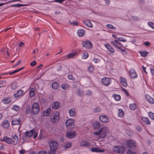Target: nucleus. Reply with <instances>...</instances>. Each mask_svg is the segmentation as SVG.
<instances>
[{"instance_id": "obj_1", "label": "nucleus", "mask_w": 154, "mask_h": 154, "mask_svg": "<svg viewBox=\"0 0 154 154\" xmlns=\"http://www.w3.org/2000/svg\"><path fill=\"white\" fill-rule=\"evenodd\" d=\"M59 115V112L56 111L52 113L51 116V122L53 123L57 122L60 118Z\"/></svg>"}, {"instance_id": "obj_2", "label": "nucleus", "mask_w": 154, "mask_h": 154, "mask_svg": "<svg viewBox=\"0 0 154 154\" xmlns=\"http://www.w3.org/2000/svg\"><path fill=\"white\" fill-rule=\"evenodd\" d=\"M39 110L38 103H34L32 105L31 109L32 114L34 115L36 114L39 112Z\"/></svg>"}, {"instance_id": "obj_3", "label": "nucleus", "mask_w": 154, "mask_h": 154, "mask_svg": "<svg viewBox=\"0 0 154 154\" xmlns=\"http://www.w3.org/2000/svg\"><path fill=\"white\" fill-rule=\"evenodd\" d=\"M113 150L119 154H123L125 152V149L122 146H116L113 147Z\"/></svg>"}, {"instance_id": "obj_4", "label": "nucleus", "mask_w": 154, "mask_h": 154, "mask_svg": "<svg viewBox=\"0 0 154 154\" xmlns=\"http://www.w3.org/2000/svg\"><path fill=\"white\" fill-rule=\"evenodd\" d=\"M50 150L52 152L55 151L59 146L58 143L54 141H52L49 144Z\"/></svg>"}, {"instance_id": "obj_5", "label": "nucleus", "mask_w": 154, "mask_h": 154, "mask_svg": "<svg viewBox=\"0 0 154 154\" xmlns=\"http://www.w3.org/2000/svg\"><path fill=\"white\" fill-rule=\"evenodd\" d=\"M126 146L129 148L134 149L136 147V144L133 140H130L127 142Z\"/></svg>"}, {"instance_id": "obj_6", "label": "nucleus", "mask_w": 154, "mask_h": 154, "mask_svg": "<svg viewBox=\"0 0 154 154\" xmlns=\"http://www.w3.org/2000/svg\"><path fill=\"white\" fill-rule=\"evenodd\" d=\"M82 44L83 45V47H85L86 48L88 49L91 48L92 46L91 42L89 41H85V42L83 41Z\"/></svg>"}, {"instance_id": "obj_7", "label": "nucleus", "mask_w": 154, "mask_h": 154, "mask_svg": "<svg viewBox=\"0 0 154 154\" xmlns=\"http://www.w3.org/2000/svg\"><path fill=\"white\" fill-rule=\"evenodd\" d=\"M76 132L74 131H68L66 133V135L67 137L69 138H72L75 136Z\"/></svg>"}, {"instance_id": "obj_8", "label": "nucleus", "mask_w": 154, "mask_h": 154, "mask_svg": "<svg viewBox=\"0 0 154 154\" xmlns=\"http://www.w3.org/2000/svg\"><path fill=\"white\" fill-rule=\"evenodd\" d=\"M110 79L108 78H104L102 79V83L106 86L109 85L110 83Z\"/></svg>"}, {"instance_id": "obj_9", "label": "nucleus", "mask_w": 154, "mask_h": 154, "mask_svg": "<svg viewBox=\"0 0 154 154\" xmlns=\"http://www.w3.org/2000/svg\"><path fill=\"white\" fill-rule=\"evenodd\" d=\"M99 119L102 122L106 123L109 122V119L108 117L104 115H101L99 117Z\"/></svg>"}, {"instance_id": "obj_10", "label": "nucleus", "mask_w": 154, "mask_h": 154, "mask_svg": "<svg viewBox=\"0 0 154 154\" xmlns=\"http://www.w3.org/2000/svg\"><path fill=\"white\" fill-rule=\"evenodd\" d=\"M13 144L14 145H16L18 142V136L16 135H12L11 136Z\"/></svg>"}, {"instance_id": "obj_11", "label": "nucleus", "mask_w": 154, "mask_h": 154, "mask_svg": "<svg viewBox=\"0 0 154 154\" xmlns=\"http://www.w3.org/2000/svg\"><path fill=\"white\" fill-rule=\"evenodd\" d=\"M100 130L101 131V133H103L104 134V136H106V134L109 131V128H108L106 126H103L101 127Z\"/></svg>"}, {"instance_id": "obj_12", "label": "nucleus", "mask_w": 154, "mask_h": 154, "mask_svg": "<svg viewBox=\"0 0 154 154\" xmlns=\"http://www.w3.org/2000/svg\"><path fill=\"white\" fill-rule=\"evenodd\" d=\"M24 94V91L22 90H20L18 91L17 93L14 94V96L16 98H17L19 97L22 96Z\"/></svg>"}, {"instance_id": "obj_13", "label": "nucleus", "mask_w": 154, "mask_h": 154, "mask_svg": "<svg viewBox=\"0 0 154 154\" xmlns=\"http://www.w3.org/2000/svg\"><path fill=\"white\" fill-rule=\"evenodd\" d=\"M131 77L132 79H134L137 77V75L134 70L131 69L129 71Z\"/></svg>"}, {"instance_id": "obj_14", "label": "nucleus", "mask_w": 154, "mask_h": 154, "mask_svg": "<svg viewBox=\"0 0 154 154\" xmlns=\"http://www.w3.org/2000/svg\"><path fill=\"white\" fill-rule=\"evenodd\" d=\"M35 133V131L33 130L26 132L25 135L26 137H30L33 136Z\"/></svg>"}, {"instance_id": "obj_15", "label": "nucleus", "mask_w": 154, "mask_h": 154, "mask_svg": "<svg viewBox=\"0 0 154 154\" xmlns=\"http://www.w3.org/2000/svg\"><path fill=\"white\" fill-rule=\"evenodd\" d=\"M120 81L123 86L125 87L127 86V83L125 79L122 78V77H120Z\"/></svg>"}, {"instance_id": "obj_16", "label": "nucleus", "mask_w": 154, "mask_h": 154, "mask_svg": "<svg viewBox=\"0 0 154 154\" xmlns=\"http://www.w3.org/2000/svg\"><path fill=\"white\" fill-rule=\"evenodd\" d=\"M20 118H19L18 119L14 118L12 121V124L13 125H19L20 123Z\"/></svg>"}, {"instance_id": "obj_17", "label": "nucleus", "mask_w": 154, "mask_h": 154, "mask_svg": "<svg viewBox=\"0 0 154 154\" xmlns=\"http://www.w3.org/2000/svg\"><path fill=\"white\" fill-rule=\"evenodd\" d=\"M12 99L10 97H7L4 98L2 100V101L4 103L8 104L11 102V101Z\"/></svg>"}, {"instance_id": "obj_18", "label": "nucleus", "mask_w": 154, "mask_h": 154, "mask_svg": "<svg viewBox=\"0 0 154 154\" xmlns=\"http://www.w3.org/2000/svg\"><path fill=\"white\" fill-rule=\"evenodd\" d=\"M93 126L95 129H98L100 128L101 125L99 122L97 121L93 123Z\"/></svg>"}, {"instance_id": "obj_19", "label": "nucleus", "mask_w": 154, "mask_h": 154, "mask_svg": "<svg viewBox=\"0 0 154 154\" xmlns=\"http://www.w3.org/2000/svg\"><path fill=\"white\" fill-rule=\"evenodd\" d=\"M51 112V109L50 108H48L47 109L44 111L43 115L44 116H48L50 115Z\"/></svg>"}, {"instance_id": "obj_20", "label": "nucleus", "mask_w": 154, "mask_h": 154, "mask_svg": "<svg viewBox=\"0 0 154 154\" xmlns=\"http://www.w3.org/2000/svg\"><path fill=\"white\" fill-rule=\"evenodd\" d=\"M76 54V52L75 51H73L68 54L66 55V57L67 58L70 59L73 58L75 56Z\"/></svg>"}, {"instance_id": "obj_21", "label": "nucleus", "mask_w": 154, "mask_h": 154, "mask_svg": "<svg viewBox=\"0 0 154 154\" xmlns=\"http://www.w3.org/2000/svg\"><path fill=\"white\" fill-rule=\"evenodd\" d=\"M91 150L93 152H104V150L100 149L97 147L92 148Z\"/></svg>"}, {"instance_id": "obj_22", "label": "nucleus", "mask_w": 154, "mask_h": 154, "mask_svg": "<svg viewBox=\"0 0 154 154\" xmlns=\"http://www.w3.org/2000/svg\"><path fill=\"white\" fill-rule=\"evenodd\" d=\"M2 126L5 128H7L9 126L8 121L7 120L4 121L2 124Z\"/></svg>"}, {"instance_id": "obj_23", "label": "nucleus", "mask_w": 154, "mask_h": 154, "mask_svg": "<svg viewBox=\"0 0 154 154\" xmlns=\"http://www.w3.org/2000/svg\"><path fill=\"white\" fill-rule=\"evenodd\" d=\"M4 140L5 142L9 144L12 143H13L11 139L7 136L5 137Z\"/></svg>"}, {"instance_id": "obj_24", "label": "nucleus", "mask_w": 154, "mask_h": 154, "mask_svg": "<svg viewBox=\"0 0 154 154\" xmlns=\"http://www.w3.org/2000/svg\"><path fill=\"white\" fill-rule=\"evenodd\" d=\"M74 120L72 119H69L67 120L66 122V125L68 126L69 125H72L73 123Z\"/></svg>"}, {"instance_id": "obj_25", "label": "nucleus", "mask_w": 154, "mask_h": 154, "mask_svg": "<svg viewBox=\"0 0 154 154\" xmlns=\"http://www.w3.org/2000/svg\"><path fill=\"white\" fill-rule=\"evenodd\" d=\"M69 112L70 116L73 117L75 115V109H70L69 110Z\"/></svg>"}, {"instance_id": "obj_26", "label": "nucleus", "mask_w": 154, "mask_h": 154, "mask_svg": "<svg viewBox=\"0 0 154 154\" xmlns=\"http://www.w3.org/2000/svg\"><path fill=\"white\" fill-rule=\"evenodd\" d=\"M52 87L54 89H57L59 88V85L57 82H54L52 84Z\"/></svg>"}, {"instance_id": "obj_27", "label": "nucleus", "mask_w": 154, "mask_h": 154, "mask_svg": "<svg viewBox=\"0 0 154 154\" xmlns=\"http://www.w3.org/2000/svg\"><path fill=\"white\" fill-rule=\"evenodd\" d=\"M146 97L147 100L149 102L152 103H154V99L153 98L150 97L148 95H146Z\"/></svg>"}, {"instance_id": "obj_28", "label": "nucleus", "mask_w": 154, "mask_h": 154, "mask_svg": "<svg viewBox=\"0 0 154 154\" xmlns=\"http://www.w3.org/2000/svg\"><path fill=\"white\" fill-rule=\"evenodd\" d=\"M61 87L63 90H67L69 89V86L67 84L64 83L61 85Z\"/></svg>"}, {"instance_id": "obj_29", "label": "nucleus", "mask_w": 154, "mask_h": 154, "mask_svg": "<svg viewBox=\"0 0 154 154\" xmlns=\"http://www.w3.org/2000/svg\"><path fill=\"white\" fill-rule=\"evenodd\" d=\"M78 35L80 37L82 36L85 34V31L82 29H79L77 32Z\"/></svg>"}, {"instance_id": "obj_30", "label": "nucleus", "mask_w": 154, "mask_h": 154, "mask_svg": "<svg viewBox=\"0 0 154 154\" xmlns=\"http://www.w3.org/2000/svg\"><path fill=\"white\" fill-rule=\"evenodd\" d=\"M84 23L86 26L89 27H92L93 26V24L89 21H84Z\"/></svg>"}, {"instance_id": "obj_31", "label": "nucleus", "mask_w": 154, "mask_h": 154, "mask_svg": "<svg viewBox=\"0 0 154 154\" xmlns=\"http://www.w3.org/2000/svg\"><path fill=\"white\" fill-rule=\"evenodd\" d=\"M60 103L58 102H55L53 104L52 107L54 109H57L59 107Z\"/></svg>"}, {"instance_id": "obj_32", "label": "nucleus", "mask_w": 154, "mask_h": 154, "mask_svg": "<svg viewBox=\"0 0 154 154\" xmlns=\"http://www.w3.org/2000/svg\"><path fill=\"white\" fill-rule=\"evenodd\" d=\"M105 46L106 47L107 49H109V50L111 52H114V49L111 47V46L108 44H106L105 45Z\"/></svg>"}, {"instance_id": "obj_33", "label": "nucleus", "mask_w": 154, "mask_h": 154, "mask_svg": "<svg viewBox=\"0 0 154 154\" xmlns=\"http://www.w3.org/2000/svg\"><path fill=\"white\" fill-rule=\"evenodd\" d=\"M80 145L81 146H89V144L87 141H82L80 142Z\"/></svg>"}, {"instance_id": "obj_34", "label": "nucleus", "mask_w": 154, "mask_h": 154, "mask_svg": "<svg viewBox=\"0 0 154 154\" xmlns=\"http://www.w3.org/2000/svg\"><path fill=\"white\" fill-rule=\"evenodd\" d=\"M129 107L131 110H134L137 108L136 105L135 103L130 104L129 105Z\"/></svg>"}, {"instance_id": "obj_35", "label": "nucleus", "mask_w": 154, "mask_h": 154, "mask_svg": "<svg viewBox=\"0 0 154 154\" xmlns=\"http://www.w3.org/2000/svg\"><path fill=\"white\" fill-rule=\"evenodd\" d=\"M142 119L146 124H147L149 125L150 124V122L149 119L146 118V117H142Z\"/></svg>"}, {"instance_id": "obj_36", "label": "nucleus", "mask_w": 154, "mask_h": 154, "mask_svg": "<svg viewBox=\"0 0 154 154\" xmlns=\"http://www.w3.org/2000/svg\"><path fill=\"white\" fill-rule=\"evenodd\" d=\"M12 109L13 110H15L16 111H18L20 109V107L17 105H14L12 107Z\"/></svg>"}, {"instance_id": "obj_37", "label": "nucleus", "mask_w": 154, "mask_h": 154, "mask_svg": "<svg viewBox=\"0 0 154 154\" xmlns=\"http://www.w3.org/2000/svg\"><path fill=\"white\" fill-rule=\"evenodd\" d=\"M124 113L122 110L121 109H119V116L122 117L124 116Z\"/></svg>"}, {"instance_id": "obj_38", "label": "nucleus", "mask_w": 154, "mask_h": 154, "mask_svg": "<svg viewBox=\"0 0 154 154\" xmlns=\"http://www.w3.org/2000/svg\"><path fill=\"white\" fill-rule=\"evenodd\" d=\"M140 53L141 54L142 56L143 57H146L148 54V52L147 51H145L144 52H140Z\"/></svg>"}, {"instance_id": "obj_39", "label": "nucleus", "mask_w": 154, "mask_h": 154, "mask_svg": "<svg viewBox=\"0 0 154 154\" xmlns=\"http://www.w3.org/2000/svg\"><path fill=\"white\" fill-rule=\"evenodd\" d=\"M34 90L33 88H31L30 89V91L29 92V94H30V96L31 97H32L34 96V95L35 94V93H34Z\"/></svg>"}, {"instance_id": "obj_40", "label": "nucleus", "mask_w": 154, "mask_h": 154, "mask_svg": "<svg viewBox=\"0 0 154 154\" xmlns=\"http://www.w3.org/2000/svg\"><path fill=\"white\" fill-rule=\"evenodd\" d=\"M88 56V54L86 52H84L83 54L82 55V58L85 59H86Z\"/></svg>"}, {"instance_id": "obj_41", "label": "nucleus", "mask_w": 154, "mask_h": 154, "mask_svg": "<svg viewBox=\"0 0 154 154\" xmlns=\"http://www.w3.org/2000/svg\"><path fill=\"white\" fill-rule=\"evenodd\" d=\"M71 143H69L65 144L64 146L63 147L65 149H67L70 147L71 146Z\"/></svg>"}, {"instance_id": "obj_42", "label": "nucleus", "mask_w": 154, "mask_h": 154, "mask_svg": "<svg viewBox=\"0 0 154 154\" xmlns=\"http://www.w3.org/2000/svg\"><path fill=\"white\" fill-rule=\"evenodd\" d=\"M77 94L78 95L80 96H83V92L81 90L79 89L77 90Z\"/></svg>"}, {"instance_id": "obj_43", "label": "nucleus", "mask_w": 154, "mask_h": 154, "mask_svg": "<svg viewBox=\"0 0 154 154\" xmlns=\"http://www.w3.org/2000/svg\"><path fill=\"white\" fill-rule=\"evenodd\" d=\"M101 130L100 129L99 131L94 132L93 134L94 135H100L101 133Z\"/></svg>"}, {"instance_id": "obj_44", "label": "nucleus", "mask_w": 154, "mask_h": 154, "mask_svg": "<svg viewBox=\"0 0 154 154\" xmlns=\"http://www.w3.org/2000/svg\"><path fill=\"white\" fill-rule=\"evenodd\" d=\"M26 5L21 4H16V5H12L11 6L12 7H19L21 6H26Z\"/></svg>"}, {"instance_id": "obj_45", "label": "nucleus", "mask_w": 154, "mask_h": 154, "mask_svg": "<svg viewBox=\"0 0 154 154\" xmlns=\"http://www.w3.org/2000/svg\"><path fill=\"white\" fill-rule=\"evenodd\" d=\"M29 105H28L26 107V113L29 114L30 112V108Z\"/></svg>"}, {"instance_id": "obj_46", "label": "nucleus", "mask_w": 154, "mask_h": 154, "mask_svg": "<svg viewBox=\"0 0 154 154\" xmlns=\"http://www.w3.org/2000/svg\"><path fill=\"white\" fill-rule=\"evenodd\" d=\"M149 115L150 118L152 120H154V113H153L152 112H149Z\"/></svg>"}, {"instance_id": "obj_47", "label": "nucleus", "mask_w": 154, "mask_h": 154, "mask_svg": "<svg viewBox=\"0 0 154 154\" xmlns=\"http://www.w3.org/2000/svg\"><path fill=\"white\" fill-rule=\"evenodd\" d=\"M115 99L117 101H119L120 100L121 97L119 95H116L114 97Z\"/></svg>"}, {"instance_id": "obj_48", "label": "nucleus", "mask_w": 154, "mask_h": 154, "mask_svg": "<svg viewBox=\"0 0 154 154\" xmlns=\"http://www.w3.org/2000/svg\"><path fill=\"white\" fill-rule=\"evenodd\" d=\"M106 26L107 27H108L109 28L112 29H116V27H115L113 26H112V25H111V24H107L106 25Z\"/></svg>"}, {"instance_id": "obj_49", "label": "nucleus", "mask_w": 154, "mask_h": 154, "mask_svg": "<svg viewBox=\"0 0 154 154\" xmlns=\"http://www.w3.org/2000/svg\"><path fill=\"white\" fill-rule=\"evenodd\" d=\"M118 39L119 41H120L125 42L127 41L126 39H124V38L122 37H120L119 38H118Z\"/></svg>"}, {"instance_id": "obj_50", "label": "nucleus", "mask_w": 154, "mask_h": 154, "mask_svg": "<svg viewBox=\"0 0 154 154\" xmlns=\"http://www.w3.org/2000/svg\"><path fill=\"white\" fill-rule=\"evenodd\" d=\"M100 109L98 107H97L94 109V112H100Z\"/></svg>"}, {"instance_id": "obj_51", "label": "nucleus", "mask_w": 154, "mask_h": 154, "mask_svg": "<svg viewBox=\"0 0 154 154\" xmlns=\"http://www.w3.org/2000/svg\"><path fill=\"white\" fill-rule=\"evenodd\" d=\"M148 24L149 26L152 28L154 29V23L151 22H149L148 23Z\"/></svg>"}, {"instance_id": "obj_52", "label": "nucleus", "mask_w": 154, "mask_h": 154, "mask_svg": "<svg viewBox=\"0 0 154 154\" xmlns=\"http://www.w3.org/2000/svg\"><path fill=\"white\" fill-rule=\"evenodd\" d=\"M127 154H136L135 152L131 150H128L127 152Z\"/></svg>"}, {"instance_id": "obj_53", "label": "nucleus", "mask_w": 154, "mask_h": 154, "mask_svg": "<svg viewBox=\"0 0 154 154\" xmlns=\"http://www.w3.org/2000/svg\"><path fill=\"white\" fill-rule=\"evenodd\" d=\"M36 64V63L35 61L34 60L31 63L30 65L32 66H34Z\"/></svg>"}, {"instance_id": "obj_54", "label": "nucleus", "mask_w": 154, "mask_h": 154, "mask_svg": "<svg viewBox=\"0 0 154 154\" xmlns=\"http://www.w3.org/2000/svg\"><path fill=\"white\" fill-rule=\"evenodd\" d=\"M24 68V67H21L18 69H16L15 70H14V72H15V73L17 72H18L21 70H22V69H23Z\"/></svg>"}, {"instance_id": "obj_55", "label": "nucleus", "mask_w": 154, "mask_h": 154, "mask_svg": "<svg viewBox=\"0 0 154 154\" xmlns=\"http://www.w3.org/2000/svg\"><path fill=\"white\" fill-rule=\"evenodd\" d=\"M46 151L45 150H44L39 152H38V154H46Z\"/></svg>"}, {"instance_id": "obj_56", "label": "nucleus", "mask_w": 154, "mask_h": 154, "mask_svg": "<svg viewBox=\"0 0 154 154\" xmlns=\"http://www.w3.org/2000/svg\"><path fill=\"white\" fill-rule=\"evenodd\" d=\"M68 78L72 80L73 81L75 80V78L72 75H68Z\"/></svg>"}, {"instance_id": "obj_57", "label": "nucleus", "mask_w": 154, "mask_h": 154, "mask_svg": "<svg viewBox=\"0 0 154 154\" xmlns=\"http://www.w3.org/2000/svg\"><path fill=\"white\" fill-rule=\"evenodd\" d=\"M144 44L147 46H149L150 45V43L149 42H145Z\"/></svg>"}, {"instance_id": "obj_58", "label": "nucleus", "mask_w": 154, "mask_h": 154, "mask_svg": "<svg viewBox=\"0 0 154 154\" xmlns=\"http://www.w3.org/2000/svg\"><path fill=\"white\" fill-rule=\"evenodd\" d=\"M70 23L71 24V25H78V23L77 22L75 21V22H70Z\"/></svg>"}, {"instance_id": "obj_59", "label": "nucleus", "mask_w": 154, "mask_h": 154, "mask_svg": "<svg viewBox=\"0 0 154 154\" xmlns=\"http://www.w3.org/2000/svg\"><path fill=\"white\" fill-rule=\"evenodd\" d=\"M136 129L138 131H141L142 130L141 128L139 126H137Z\"/></svg>"}, {"instance_id": "obj_60", "label": "nucleus", "mask_w": 154, "mask_h": 154, "mask_svg": "<svg viewBox=\"0 0 154 154\" xmlns=\"http://www.w3.org/2000/svg\"><path fill=\"white\" fill-rule=\"evenodd\" d=\"M88 69L91 72L93 70V68L91 66H89L88 68Z\"/></svg>"}, {"instance_id": "obj_61", "label": "nucleus", "mask_w": 154, "mask_h": 154, "mask_svg": "<svg viewBox=\"0 0 154 154\" xmlns=\"http://www.w3.org/2000/svg\"><path fill=\"white\" fill-rule=\"evenodd\" d=\"M25 153V151L24 150H20V154H23Z\"/></svg>"}, {"instance_id": "obj_62", "label": "nucleus", "mask_w": 154, "mask_h": 154, "mask_svg": "<svg viewBox=\"0 0 154 154\" xmlns=\"http://www.w3.org/2000/svg\"><path fill=\"white\" fill-rule=\"evenodd\" d=\"M64 0H56L55 1V2H57L61 3Z\"/></svg>"}, {"instance_id": "obj_63", "label": "nucleus", "mask_w": 154, "mask_h": 154, "mask_svg": "<svg viewBox=\"0 0 154 154\" xmlns=\"http://www.w3.org/2000/svg\"><path fill=\"white\" fill-rule=\"evenodd\" d=\"M91 92L90 91H87L86 92V94L90 95H91Z\"/></svg>"}, {"instance_id": "obj_64", "label": "nucleus", "mask_w": 154, "mask_h": 154, "mask_svg": "<svg viewBox=\"0 0 154 154\" xmlns=\"http://www.w3.org/2000/svg\"><path fill=\"white\" fill-rule=\"evenodd\" d=\"M150 71L152 75H154V67L152 69H150Z\"/></svg>"}]
</instances>
